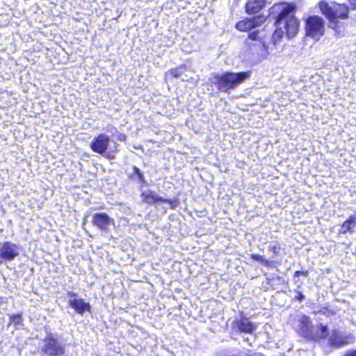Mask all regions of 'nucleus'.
<instances>
[{"instance_id": "nucleus-5", "label": "nucleus", "mask_w": 356, "mask_h": 356, "mask_svg": "<svg viewBox=\"0 0 356 356\" xmlns=\"http://www.w3.org/2000/svg\"><path fill=\"white\" fill-rule=\"evenodd\" d=\"M305 33L307 37L318 41L325 33V22L319 16L312 15L305 21Z\"/></svg>"}, {"instance_id": "nucleus-8", "label": "nucleus", "mask_w": 356, "mask_h": 356, "mask_svg": "<svg viewBox=\"0 0 356 356\" xmlns=\"http://www.w3.org/2000/svg\"><path fill=\"white\" fill-rule=\"evenodd\" d=\"M92 225L105 234L111 232V227H115V220L106 212L95 213L92 217Z\"/></svg>"}, {"instance_id": "nucleus-15", "label": "nucleus", "mask_w": 356, "mask_h": 356, "mask_svg": "<svg viewBox=\"0 0 356 356\" xmlns=\"http://www.w3.org/2000/svg\"><path fill=\"white\" fill-rule=\"evenodd\" d=\"M69 305L79 314H83L85 312L90 310V304L81 298L70 299Z\"/></svg>"}, {"instance_id": "nucleus-21", "label": "nucleus", "mask_w": 356, "mask_h": 356, "mask_svg": "<svg viewBox=\"0 0 356 356\" xmlns=\"http://www.w3.org/2000/svg\"><path fill=\"white\" fill-rule=\"evenodd\" d=\"M268 250L272 252L275 256L280 253V247L277 243H271L268 246Z\"/></svg>"}, {"instance_id": "nucleus-22", "label": "nucleus", "mask_w": 356, "mask_h": 356, "mask_svg": "<svg viewBox=\"0 0 356 356\" xmlns=\"http://www.w3.org/2000/svg\"><path fill=\"white\" fill-rule=\"evenodd\" d=\"M347 221L350 226L352 233H353L356 227V216H354V214L351 215L349 218L347 219Z\"/></svg>"}, {"instance_id": "nucleus-11", "label": "nucleus", "mask_w": 356, "mask_h": 356, "mask_svg": "<svg viewBox=\"0 0 356 356\" xmlns=\"http://www.w3.org/2000/svg\"><path fill=\"white\" fill-rule=\"evenodd\" d=\"M110 138L104 134H99L98 136L94 138L90 143V148L96 153L102 156L110 158V154L106 152Z\"/></svg>"}, {"instance_id": "nucleus-3", "label": "nucleus", "mask_w": 356, "mask_h": 356, "mask_svg": "<svg viewBox=\"0 0 356 356\" xmlns=\"http://www.w3.org/2000/svg\"><path fill=\"white\" fill-rule=\"evenodd\" d=\"M319 8L325 17L329 19L328 26L333 29L337 37L343 35V26L337 22L338 19H346L348 16V8L345 4L336 1H320Z\"/></svg>"}, {"instance_id": "nucleus-16", "label": "nucleus", "mask_w": 356, "mask_h": 356, "mask_svg": "<svg viewBox=\"0 0 356 356\" xmlns=\"http://www.w3.org/2000/svg\"><path fill=\"white\" fill-rule=\"evenodd\" d=\"M266 1H247L245 10L248 14H257L261 12Z\"/></svg>"}, {"instance_id": "nucleus-12", "label": "nucleus", "mask_w": 356, "mask_h": 356, "mask_svg": "<svg viewBox=\"0 0 356 356\" xmlns=\"http://www.w3.org/2000/svg\"><path fill=\"white\" fill-rule=\"evenodd\" d=\"M265 19L266 16L263 14H260L256 17L238 22L236 24V28L241 31H250L252 29L260 26Z\"/></svg>"}, {"instance_id": "nucleus-4", "label": "nucleus", "mask_w": 356, "mask_h": 356, "mask_svg": "<svg viewBox=\"0 0 356 356\" xmlns=\"http://www.w3.org/2000/svg\"><path fill=\"white\" fill-rule=\"evenodd\" d=\"M249 77L248 72H223L216 74L212 78V83L222 92H227L238 86Z\"/></svg>"}, {"instance_id": "nucleus-26", "label": "nucleus", "mask_w": 356, "mask_h": 356, "mask_svg": "<svg viewBox=\"0 0 356 356\" xmlns=\"http://www.w3.org/2000/svg\"><path fill=\"white\" fill-rule=\"evenodd\" d=\"M344 356H356V350L348 352Z\"/></svg>"}, {"instance_id": "nucleus-7", "label": "nucleus", "mask_w": 356, "mask_h": 356, "mask_svg": "<svg viewBox=\"0 0 356 356\" xmlns=\"http://www.w3.org/2000/svg\"><path fill=\"white\" fill-rule=\"evenodd\" d=\"M65 347L64 343L50 334L43 340L41 350L48 356H62L65 353Z\"/></svg>"}, {"instance_id": "nucleus-25", "label": "nucleus", "mask_w": 356, "mask_h": 356, "mask_svg": "<svg viewBox=\"0 0 356 356\" xmlns=\"http://www.w3.org/2000/svg\"><path fill=\"white\" fill-rule=\"evenodd\" d=\"M295 299L299 301H302L303 300L305 299V296L302 292L298 291L297 296L295 297Z\"/></svg>"}, {"instance_id": "nucleus-13", "label": "nucleus", "mask_w": 356, "mask_h": 356, "mask_svg": "<svg viewBox=\"0 0 356 356\" xmlns=\"http://www.w3.org/2000/svg\"><path fill=\"white\" fill-rule=\"evenodd\" d=\"M141 196L143 197V200L147 204H154L158 202H163L168 203L172 209L177 206V202L176 200L165 199L150 190H147L143 192Z\"/></svg>"}, {"instance_id": "nucleus-2", "label": "nucleus", "mask_w": 356, "mask_h": 356, "mask_svg": "<svg viewBox=\"0 0 356 356\" xmlns=\"http://www.w3.org/2000/svg\"><path fill=\"white\" fill-rule=\"evenodd\" d=\"M291 321L295 331L307 341L325 339L329 334L327 325L320 323L315 327L310 318L303 314L296 315Z\"/></svg>"}, {"instance_id": "nucleus-27", "label": "nucleus", "mask_w": 356, "mask_h": 356, "mask_svg": "<svg viewBox=\"0 0 356 356\" xmlns=\"http://www.w3.org/2000/svg\"><path fill=\"white\" fill-rule=\"evenodd\" d=\"M125 138V136L124 135H121L119 138V140H124Z\"/></svg>"}, {"instance_id": "nucleus-19", "label": "nucleus", "mask_w": 356, "mask_h": 356, "mask_svg": "<svg viewBox=\"0 0 356 356\" xmlns=\"http://www.w3.org/2000/svg\"><path fill=\"white\" fill-rule=\"evenodd\" d=\"M352 233L350 229V226L348 224L347 220L343 222V223L341 225V228L339 229V234H346L347 233Z\"/></svg>"}, {"instance_id": "nucleus-20", "label": "nucleus", "mask_w": 356, "mask_h": 356, "mask_svg": "<svg viewBox=\"0 0 356 356\" xmlns=\"http://www.w3.org/2000/svg\"><path fill=\"white\" fill-rule=\"evenodd\" d=\"M10 321L16 326L22 325V318L20 314H15L10 316Z\"/></svg>"}, {"instance_id": "nucleus-10", "label": "nucleus", "mask_w": 356, "mask_h": 356, "mask_svg": "<svg viewBox=\"0 0 356 356\" xmlns=\"http://www.w3.org/2000/svg\"><path fill=\"white\" fill-rule=\"evenodd\" d=\"M232 332L236 333L252 334L257 329V325L252 323L249 318L241 316L235 318L231 325Z\"/></svg>"}, {"instance_id": "nucleus-14", "label": "nucleus", "mask_w": 356, "mask_h": 356, "mask_svg": "<svg viewBox=\"0 0 356 356\" xmlns=\"http://www.w3.org/2000/svg\"><path fill=\"white\" fill-rule=\"evenodd\" d=\"M352 339L350 334H345L339 332L338 330H333L329 341L332 346L335 348H339L348 343L349 339Z\"/></svg>"}, {"instance_id": "nucleus-24", "label": "nucleus", "mask_w": 356, "mask_h": 356, "mask_svg": "<svg viewBox=\"0 0 356 356\" xmlns=\"http://www.w3.org/2000/svg\"><path fill=\"white\" fill-rule=\"evenodd\" d=\"M309 274V272L307 270H297L294 273V278L300 277V276H307Z\"/></svg>"}, {"instance_id": "nucleus-6", "label": "nucleus", "mask_w": 356, "mask_h": 356, "mask_svg": "<svg viewBox=\"0 0 356 356\" xmlns=\"http://www.w3.org/2000/svg\"><path fill=\"white\" fill-rule=\"evenodd\" d=\"M245 43L252 54H257L261 57L267 55L268 47L262 40L261 32L258 30L250 31L248 33Z\"/></svg>"}, {"instance_id": "nucleus-9", "label": "nucleus", "mask_w": 356, "mask_h": 356, "mask_svg": "<svg viewBox=\"0 0 356 356\" xmlns=\"http://www.w3.org/2000/svg\"><path fill=\"white\" fill-rule=\"evenodd\" d=\"M19 246L14 243H0V264L14 260L19 254Z\"/></svg>"}, {"instance_id": "nucleus-23", "label": "nucleus", "mask_w": 356, "mask_h": 356, "mask_svg": "<svg viewBox=\"0 0 356 356\" xmlns=\"http://www.w3.org/2000/svg\"><path fill=\"white\" fill-rule=\"evenodd\" d=\"M251 258L253 260L260 261L261 264H264L265 265H267L268 264V261L264 258V257L259 254H251Z\"/></svg>"}, {"instance_id": "nucleus-1", "label": "nucleus", "mask_w": 356, "mask_h": 356, "mask_svg": "<svg viewBox=\"0 0 356 356\" xmlns=\"http://www.w3.org/2000/svg\"><path fill=\"white\" fill-rule=\"evenodd\" d=\"M273 13L277 14L276 29L272 35V42L277 45L286 34L289 38H292L299 31V21L295 17L296 6L293 3L280 1L272 7Z\"/></svg>"}, {"instance_id": "nucleus-18", "label": "nucleus", "mask_w": 356, "mask_h": 356, "mask_svg": "<svg viewBox=\"0 0 356 356\" xmlns=\"http://www.w3.org/2000/svg\"><path fill=\"white\" fill-rule=\"evenodd\" d=\"M184 70V67H177V68H175V69H172V70L170 71V74H171L174 77L181 78V79L182 81H185L186 79H185L184 77H181V75H182V73H183Z\"/></svg>"}, {"instance_id": "nucleus-17", "label": "nucleus", "mask_w": 356, "mask_h": 356, "mask_svg": "<svg viewBox=\"0 0 356 356\" xmlns=\"http://www.w3.org/2000/svg\"><path fill=\"white\" fill-rule=\"evenodd\" d=\"M133 170L134 174L131 175V177L134 179H137L139 182L142 184L145 183V178L141 170L136 166L133 167Z\"/></svg>"}]
</instances>
